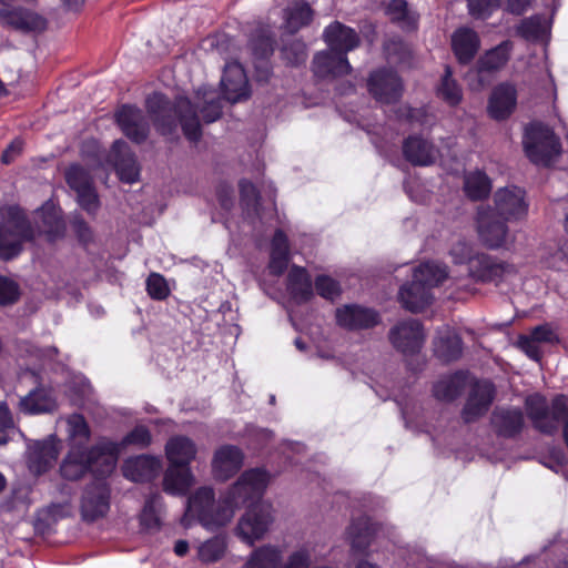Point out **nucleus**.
<instances>
[{
	"instance_id": "f257e3e1",
	"label": "nucleus",
	"mask_w": 568,
	"mask_h": 568,
	"mask_svg": "<svg viewBox=\"0 0 568 568\" xmlns=\"http://www.w3.org/2000/svg\"><path fill=\"white\" fill-rule=\"evenodd\" d=\"M271 481V475L262 468L244 471L240 478L215 500L211 487L199 488L187 500L186 515L195 517L207 530L226 526L243 505L260 499Z\"/></svg>"
},
{
	"instance_id": "f03ea898",
	"label": "nucleus",
	"mask_w": 568,
	"mask_h": 568,
	"mask_svg": "<svg viewBox=\"0 0 568 568\" xmlns=\"http://www.w3.org/2000/svg\"><path fill=\"white\" fill-rule=\"evenodd\" d=\"M118 456L119 446L108 439H102L88 453L70 448L60 466V473L69 480L81 478L88 470L95 474L97 478L106 477L114 470Z\"/></svg>"
},
{
	"instance_id": "7ed1b4c3",
	"label": "nucleus",
	"mask_w": 568,
	"mask_h": 568,
	"mask_svg": "<svg viewBox=\"0 0 568 568\" xmlns=\"http://www.w3.org/2000/svg\"><path fill=\"white\" fill-rule=\"evenodd\" d=\"M146 104L163 133L170 132L171 125L179 120L189 140L196 141L200 138L199 118L187 99L179 98L172 106L163 94L154 93L148 98Z\"/></svg>"
},
{
	"instance_id": "20e7f679",
	"label": "nucleus",
	"mask_w": 568,
	"mask_h": 568,
	"mask_svg": "<svg viewBox=\"0 0 568 568\" xmlns=\"http://www.w3.org/2000/svg\"><path fill=\"white\" fill-rule=\"evenodd\" d=\"M447 270L435 262H426L414 270L410 284L399 290V301L410 312H419L432 302L430 290L447 278Z\"/></svg>"
},
{
	"instance_id": "39448f33",
	"label": "nucleus",
	"mask_w": 568,
	"mask_h": 568,
	"mask_svg": "<svg viewBox=\"0 0 568 568\" xmlns=\"http://www.w3.org/2000/svg\"><path fill=\"white\" fill-rule=\"evenodd\" d=\"M3 221L0 223V258L11 260L22 250V243L34 239L32 230L28 226L22 211L17 206H9L2 211Z\"/></svg>"
},
{
	"instance_id": "423d86ee",
	"label": "nucleus",
	"mask_w": 568,
	"mask_h": 568,
	"mask_svg": "<svg viewBox=\"0 0 568 568\" xmlns=\"http://www.w3.org/2000/svg\"><path fill=\"white\" fill-rule=\"evenodd\" d=\"M523 143L527 158L538 165H549L560 153V143L554 131L539 123L526 129Z\"/></svg>"
},
{
	"instance_id": "0eeeda50",
	"label": "nucleus",
	"mask_w": 568,
	"mask_h": 568,
	"mask_svg": "<svg viewBox=\"0 0 568 568\" xmlns=\"http://www.w3.org/2000/svg\"><path fill=\"white\" fill-rule=\"evenodd\" d=\"M568 408V399L557 396L551 407L547 405L544 396L532 394L526 398V409L534 426L542 433H552L558 428L560 419Z\"/></svg>"
},
{
	"instance_id": "6e6552de",
	"label": "nucleus",
	"mask_w": 568,
	"mask_h": 568,
	"mask_svg": "<svg viewBox=\"0 0 568 568\" xmlns=\"http://www.w3.org/2000/svg\"><path fill=\"white\" fill-rule=\"evenodd\" d=\"M450 255L455 263L468 262L470 275L479 281H494L509 271L508 265L495 263L485 254L471 256V247L466 242L456 243Z\"/></svg>"
},
{
	"instance_id": "1a4fd4ad",
	"label": "nucleus",
	"mask_w": 568,
	"mask_h": 568,
	"mask_svg": "<svg viewBox=\"0 0 568 568\" xmlns=\"http://www.w3.org/2000/svg\"><path fill=\"white\" fill-rule=\"evenodd\" d=\"M272 506L260 503L247 508L236 526L237 537L248 545L262 539L273 523Z\"/></svg>"
},
{
	"instance_id": "9d476101",
	"label": "nucleus",
	"mask_w": 568,
	"mask_h": 568,
	"mask_svg": "<svg viewBox=\"0 0 568 568\" xmlns=\"http://www.w3.org/2000/svg\"><path fill=\"white\" fill-rule=\"evenodd\" d=\"M495 215L504 221H517L526 216L528 204L525 201V192L517 186L499 189L494 196Z\"/></svg>"
},
{
	"instance_id": "9b49d317",
	"label": "nucleus",
	"mask_w": 568,
	"mask_h": 568,
	"mask_svg": "<svg viewBox=\"0 0 568 568\" xmlns=\"http://www.w3.org/2000/svg\"><path fill=\"white\" fill-rule=\"evenodd\" d=\"M393 346L405 355L418 353L425 341V334L419 322L415 320L403 321L389 332Z\"/></svg>"
},
{
	"instance_id": "f8f14e48",
	"label": "nucleus",
	"mask_w": 568,
	"mask_h": 568,
	"mask_svg": "<svg viewBox=\"0 0 568 568\" xmlns=\"http://www.w3.org/2000/svg\"><path fill=\"white\" fill-rule=\"evenodd\" d=\"M65 179L69 186L75 191L80 206L89 213L95 212L99 207V199L90 173L79 165H72L67 171Z\"/></svg>"
},
{
	"instance_id": "ddd939ff",
	"label": "nucleus",
	"mask_w": 568,
	"mask_h": 568,
	"mask_svg": "<svg viewBox=\"0 0 568 568\" xmlns=\"http://www.w3.org/2000/svg\"><path fill=\"white\" fill-rule=\"evenodd\" d=\"M221 87L224 98L232 103L245 100L251 94L246 73L235 61L225 64Z\"/></svg>"
},
{
	"instance_id": "4468645a",
	"label": "nucleus",
	"mask_w": 568,
	"mask_h": 568,
	"mask_svg": "<svg viewBox=\"0 0 568 568\" xmlns=\"http://www.w3.org/2000/svg\"><path fill=\"white\" fill-rule=\"evenodd\" d=\"M60 440L51 436L43 442L28 445L27 463L31 473L40 475L49 469L58 458Z\"/></svg>"
},
{
	"instance_id": "2eb2a0df",
	"label": "nucleus",
	"mask_w": 568,
	"mask_h": 568,
	"mask_svg": "<svg viewBox=\"0 0 568 568\" xmlns=\"http://www.w3.org/2000/svg\"><path fill=\"white\" fill-rule=\"evenodd\" d=\"M506 222L495 215L490 207L480 209L477 214V225L480 239L493 248L503 246L507 240Z\"/></svg>"
},
{
	"instance_id": "dca6fc26",
	"label": "nucleus",
	"mask_w": 568,
	"mask_h": 568,
	"mask_svg": "<svg viewBox=\"0 0 568 568\" xmlns=\"http://www.w3.org/2000/svg\"><path fill=\"white\" fill-rule=\"evenodd\" d=\"M103 478H97V481L84 493L81 508L85 519L94 520L109 510L110 489Z\"/></svg>"
},
{
	"instance_id": "f3484780",
	"label": "nucleus",
	"mask_w": 568,
	"mask_h": 568,
	"mask_svg": "<svg viewBox=\"0 0 568 568\" xmlns=\"http://www.w3.org/2000/svg\"><path fill=\"white\" fill-rule=\"evenodd\" d=\"M367 85L373 97L382 103L395 102L402 94V82L397 74L389 70L374 72Z\"/></svg>"
},
{
	"instance_id": "a211bd4d",
	"label": "nucleus",
	"mask_w": 568,
	"mask_h": 568,
	"mask_svg": "<svg viewBox=\"0 0 568 568\" xmlns=\"http://www.w3.org/2000/svg\"><path fill=\"white\" fill-rule=\"evenodd\" d=\"M243 452L233 445L217 448L212 459V473L217 480H227L236 474L243 465Z\"/></svg>"
},
{
	"instance_id": "6ab92c4d",
	"label": "nucleus",
	"mask_w": 568,
	"mask_h": 568,
	"mask_svg": "<svg viewBox=\"0 0 568 568\" xmlns=\"http://www.w3.org/2000/svg\"><path fill=\"white\" fill-rule=\"evenodd\" d=\"M336 322L347 329H363L375 326L379 322V316L372 308L349 304L336 310Z\"/></svg>"
},
{
	"instance_id": "aec40b11",
	"label": "nucleus",
	"mask_w": 568,
	"mask_h": 568,
	"mask_svg": "<svg viewBox=\"0 0 568 568\" xmlns=\"http://www.w3.org/2000/svg\"><path fill=\"white\" fill-rule=\"evenodd\" d=\"M115 118L122 132L130 140L140 143L146 139L149 125L140 109L132 105H123L118 110Z\"/></svg>"
},
{
	"instance_id": "412c9836",
	"label": "nucleus",
	"mask_w": 568,
	"mask_h": 568,
	"mask_svg": "<svg viewBox=\"0 0 568 568\" xmlns=\"http://www.w3.org/2000/svg\"><path fill=\"white\" fill-rule=\"evenodd\" d=\"M162 468L161 460L158 457L140 455L128 458L123 466V476L135 483H142L153 479Z\"/></svg>"
},
{
	"instance_id": "4be33fe9",
	"label": "nucleus",
	"mask_w": 568,
	"mask_h": 568,
	"mask_svg": "<svg viewBox=\"0 0 568 568\" xmlns=\"http://www.w3.org/2000/svg\"><path fill=\"white\" fill-rule=\"evenodd\" d=\"M324 40L332 51L346 57V53L359 44V37L356 31L338 21L331 23L324 30Z\"/></svg>"
},
{
	"instance_id": "5701e85b",
	"label": "nucleus",
	"mask_w": 568,
	"mask_h": 568,
	"mask_svg": "<svg viewBox=\"0 0 568 568\" xmlns=\"http://www.w3.org/2000/svg\"><path fill=\"white\" fill-rule=\"evenodd\" d=\"M517 104V91L513 84L503 83L496 87L489 98L488 113L495 120L508 118Z\"/></svg>"
},
{
	"instance_id": "b1692460",
	"label": "nucleus",
	"mask_w": 568,
	"mask_h": 568,
	"mask_svg": "<svg viewBox=\"0 0 568 568\" xmlns=\"http://www.w3.org/2000/svg\"><path fill=\"white\" fill-rule=\"evenodd\" d=\"M313 71L320 78L339 77L351 71L347 58L329 48L318 52L313 60Z\"/></svg>"
},
{
	"instance_id": "393cba45",
	"label": "nucleus",
	"mask_w": 568,
	"mask_h": 568,
	"mask_svg": "<svg viewBox=\"0 0 568 568\" xmlns=\"http://www.w3.org/2000/svg\"><path fill=\"white\" fill-rule=\"evenodd\" d=\"M111 158L121 181L134 183L139 179L140 169L125 142L119 140L113 143Z\"/></svg>"
},
{
	"instance_id": "a878e982",
	"label": "nucleus",
	"mask_w": 568,
	"mask_h": 568,
	"mask_svg": "<svg viewBox=\"0 0 568 568\" xmlns=\"http://www.w3.org/2000/svg\"><path fill=\"white\" fill-rule=\"evenodd\" d=\"M0 23L23 31H41L45 28V20L30 10L1 9Z\"/></svg>"
},
{
	"instance_id": "bb28decb",
	"label": "nucleus",
	"mask_w": 568,
	"mask_h": 568,
	"mask_svg": "<svg viewBox=\"0 0 568 568\" xmlns=\"http://www.w3.org/2000/svg\"><path fill=\"white\" fill-rule=\"evenodd\" d=\"M197 453L196 444L189 437L178 435L170 438L165 445V456L169 466L190 467Z\"/></svg>"
},
{
	"instance_id": "cd10ccee",
	"label": "nucleus",
	"mask_w": 568,
	"mask_h": 568,
	"mask_svg": "<svg viewBox=\"0 0 568 568\" xmlns=\"http://www.w3.org/2000/svg\"><path fill=\"white\" fill-rule=\"evenodd\" d=\"M479 48V36L470 28L462 27L452 34V49L460 63L470 62Z\"/></svg>"
},
{
	"instance_id": "c85d7f7f",
	"label": "nucleus",
	"mask_w": 568,
	"mask_h": 568,
	"mask_svg": "<svg viewBox=\"0 0 568 568\" xmlns=\"http://www.w3.org/2000/svg\"><path fill=\"white\" fill-rule=\"evenodd\" d=\"M494 386L489 382L477 383L464 408L466 422H473L485 414L494 399Z\"/></svg>"
},
{
	"instance_id": "c756f323",
	"label": "nucleus",
	"mask_w": 568,
	"mask_h": 568,
	"mask_svg": "<svg viewBox=\"0 0 568 568\" xmlns=\"http://www.w3.org/2000/svg\"><path fill=\"white\" fill-rule=\"evenodd\" d=\"M57 408V399L50 388L38 387L19 400V409L27 415L51 413Z\"/></svg>"
},
{
	"instance_id": "7c9ffc66",
	"label": "nucleus",
	"mask_w": 568,
	"mask_h": 568,
	"mask_svg": "<svg viewBox=\"0 0 568 568\" xmlns=\"http://www.w3.org/2000/svg\"><path fill=\"white\" fill-rule=\"evenodd\" d=\"M190 467L169 466L163 478V489L171 495H184L194 485Z\"/></svg>"
},
{
	"instance_id": "2f4dec72",
	"label": "nucleus",
	"mask_w": 568,
	"mask_h": 568,
	"mask_svg": "<svg viewBox=\"0 0 568 568\" xmlns=\"http://www.w3.org/2000/svg\"><path fill=\"white\" fill-rule=\"evenodd\" d=\"M406 159L415 165H429L437 158V150L428 141L418 138H408L403 146Z\"/></svg>"
},
{
	"instance_id": "473e14b6",
	"label": "nucleus",
	"mask_w": 568,
	"mask_h": 568,
	"mask_svg": "<svg viewBox=\"0 0 568 568\" xmlns=\"http://www.w3.org/2000/svg\"><path fill=\"white\" fill-rule=\"evenodd\" d=\"M229 549V541L225 535H216L196 547V559L203 565H213L222 560Z\"/></svg>"
},
{
	"instance_id": "72a5a7b5",
	"label": "nucleus",
	"mask_w": 568,
	"mask_h": 568,
	"mask_svg": "<svg viewBox=\"0 0 568 568\" xmlns=\"http://www.w3.org/2000/svg\"><path fill=\"white\" fill-rule=\"evenodd\" d=\"M491 423L498 434L510 437L523 428L524 416L518 408H500L495 410Z\"/></svg>"
},
{
	"instance_id": "f704fd0d",
	"label": "nucleus",
	"mask_w": 568,
	"mask_h": 568,
	"mask_svg": "<svg viewBox=\"0 0 568 568\" xmlns=\"http://www.w3.org/2000/svg\"><path fill=\"white\" fill-rule=\"evenodd\" d=\"M434 351L445 362L457 359L462 354V341L449 327L438 332L434 342Z\"/></svg>"
},
{
	"instance_id": "c9c22d12",
	"label": "nucleus",
	"mask_w": 568,
	"mask_h": 568,
	"mask_svg": "<svg viewBox=\"0 0 568 568\" xmlns=\"http://www.w3.org/2000/svg\"><path fill=\"white\" fill-rule=\"evenodd\" d=\"M313 11L303 0L292 1L284 10V27L288 32H296L310 23Z\"/></svg>"
},
{
	"instance_id": "e433bc0d",
	"label": "nucleus",
	"mask_w": 568,
	"mask_h": 568,
	"mask_svg": "<svg viewBox=\"0 0 568 568\" xmlns=\"http://www.w3.org/2000/svg\"><path fill=\"white\" fill-rule=\"evenodd\" d=\"M38 216L41 220V224L38 226L39 232L43 233L48 241L52 242L63 235L64 224L59 210L53 204L42 206Z\"/></svg>"
},
{
	"instance_id": "4c0bfd02",
	"label": "nucleus",
	"mask_w": 568,
	"mask_h": 568,
	"mask_svg": "<svg viewBox=\"0 0 568 568\" xmlns=\"http://www.w3.org/2000/svg\"><path fill=\"white\" fill-rule=\"evenodd\" d=\"M290 248L287 237L282 231H276L272 240L268 268L274 275H281L287 267Z\"/></svg>"
},
{
	"instance_id": "58836bf2",
	"label": "nucleus",
	"mask_w": 568,
	"mask_h": 568,
	"mask_svg": "<svg viewBox=\"0 0 568 568\" xmlns=\"http://www.w3.org/2000/svg\"><path fill=\"white\" fill-rule=\"evenodd\" d=\"M282 562V550L275 546H262L246 559L243 568H278Z\"/></svg>"
},
{
	"instance_id": "ea45409f",
	"label": "nucleus",
	"mask_w": 568,
	"mask_h": 568,
	"mask_svg": "<svg viewBox=\"0 0 568 568\" xmlns=\"http://www.w3.org/2000/svg\"><path fill=\"white\" fill-rule=\"evenodd\" d=\"M288 291L296 302L307 301L312 296V282L303 267L293 266L291 268Z\"/></svg>"
},
{
	"instance_id": "a19ab883",
	"label": "nucleus",
	"mask_w": 568,
	"mask_h": 568,
	"mask_svg": "<svg viewBox=\"0 0 568 568\" xmlns=\"http://www.w3.org/2000/svg\"><path fill=\"white\" fill-rule=\"evenodd\" d=\"M491 190V181L481 171L469 172L464 179V191L470 200H481L486 197Z\"/></svg>"
},
{
	"instance_id": "79ce46f5",
	"label": "nucleus",
	"mask_w": 568,
	"mask_h": 568,
	"mask_svg": "<svg viewBox=\"0 0 568 568\" xmlns=\"http://www.w3.org/2000/svg\"><path fill=\"white\" fill-rule=\"evenodd\" d=\"M550 30L549 21L540 16H534L521 21L517 28L519 36L528 41H544Z\"/></svg>"
},
{
	"instance_id": "37998d69",
	"label": "nucleus",
	"mask_w": 568,
	"mask_h": 568,
	"mask_svg": "<svg viewBox=\"0 0 568 568\" xmlns=\"http://www.w3.org/2000/svg\"><path fill=\"white\" fill-rule=\"evenodd\" d=\"M248 47L256 60H265L274 49V41L268 27L260 26L250 38Z\"/></svg>"
},
{
	"instance_id": "c03bdc74",
	"label": "nucleus",
	"mask_w": 568,
	"mask_h": 568,
	"mask_svg": "<svg viewBox=\"0 0 568 568\" xmlns=\"http://www.w3.org/2000/svg\"><path fill=\"white\" fill-rule=\"evenodd\" d=\"M68 439L70 448L84 449L90 439V428L84 417L79 414L67 419Z\"/></svg>"
},
{
	"instance_id": "a18cd8bd",
	"label": "nucleus",
	"mask_w": 568,
	"mask_h": 568,
	"mask_svg": "<svg viewBox=\"0 0 568 568\" xmlns=\"http://www.w3.org/2000/svg\"><path fill=\"white\" fill-rule=\"evenodd\" d=\"M200 102H203V105L200 109V113L205 122H214L220 118L221 103L216 98L214 90L209 88H201L196 92V108H200Z\"/></svg>"
},
{
	"instance_id": "49530a36",
	"label": "nucleus",
	"mask_w": 568,
	"mask_h": 568,
	"mask_svg": "<svg viewBox=\"0 0 568 568\" xmlns=\"http://www.w3.org/2000/svg\"><path fill=\"white\" fill-rule=\"evenodd\" d=\"M386 14L402 29L412 30L416 27L417 16L407 8L405 0H392L386 7Z\"/></svg>"
},
{
	"instance_id": "de8ad7c7",
	"label": "nucleus",
	"mask_w": 568,
	"mask_h": 568,
	"mask_svg": "<svg viewBox=\"0 0 568 568\" xmlns=\"http://www.w3.org/2000/svg\"><path fill=\"white\" fill-rule=\"evenodd\" d=\"M511 49L513 43L510 41H504L488 50L479 60L480 68L489 71L500 69L507 63Z\"/></svg>"
},
{
	"instance_id": "09e8293b",
	"label": "nucleus",
	"mask_w": 568,
	"mask_h": 568,
	"mask_svg": "<svg viewBox=\"0 0 568 568\" xmlns=\"http://www.w3.org/2000/svg\"><path fill=\"white\" fill-rule=\"evenodd\" d=\"M316 559L315 546L307 544L293 551L281 568H331L327 566L311 567Z\"/></svg>"
},
{
	"instance_id": "8fccbe9b",
	"label": "nucleus",
	"mask_w": 568,
	"mask_h": 568,
	"mask_svg": "<svg viewBox=\"0 0 568 568\" xmlns=\"http://www.w3.org/2000/svg\"><path fill=\"white\" fill-rule=\"evenodd\" d=\"M374 534L375 530L367 526L366 523L363 526L362 524H353L347 531V538L353 551L366 554Z\"/></svg>"
},
{
	"instance_id": "3c124183",
	"label": "nucleus",
	"mask_w": 568,
	"mask_h": 568,
	"mask_svg": "<svg viewBox=\"0 0 568 568\" xmlns=\"http://www.w3.org/2000/svg\"><path fill=\"white\" fill-rule=\"evenodd\" d=\"M437 95L449 105H456L462 101V89L453 79L449 67H446L442 81L437 87Z\"/></svg>"
},
{
	"instance_id": "603ef678",
	"label": "nucleus",
	"mask_w": 568,
	"mask_h": 568,
	"mask_svg": "<svg viewBox=\"0 0 568 568\" xmlns=\"http://www.w3.org/2000/svg\"><path fill=\"white\" fill-rule=\"evenodd\" d=\"M463 387V376L455 374L438 381L434 386V395L442 400H450L459 395Z\"/></svg>"
},
{
	"instance_id": "864d4df0",
	"label": "nucleus",
	"mask_w": 568,
	"mask_h": 568,
	"mask_svg": "<svg viewBox=\"0 0 568 568\" xmlns=\"http://www.w3.org/2000/svg\"><path fill=\"white\" fill-rule=\"evenodd\" d=\"M161 508V497L159 495L150 496L142 509L140 520L141 525L148 529H155L160 525L159 510Z\"/></svg>"
},
{
	"instance_id": "5fc2aeb1",
	"label": "nucleus",
	"mask_w": 568,
	"mask_h": 568,
	"mask_svg": "<svg viewBox=\"0 0 568 568\" xmlns=\"http://www.w3.org/2000/svg\"><path fill=\"white\" fill-rule=\"evenodd\" d=\"M500 4V0H467L469 14L481 20L489 18Z\"/></svg>"
},
{
	"instance_id": "6e6d98bb",
	"label": "nucleus",
	"mask_w": 568,
	"mask_h": 568,
	"mask_svg": "<svg viewBox=\"0 0 568 568\" xmlns=\"http://www.w3.org/2000/svg\"><path fill=\"white\" fill-rule=\"evenodd\" d=\"M16 430L12 414L4 402H0V445L8 442L11 434Z\"/></svg>"
},
{
	"instance_id": "4d7b16f0",
	"label": "nucleus",
	"mask_w": 568,
	"mask_h": 568,
	"mask_svg": "<svg viewBox=\"0 0 568 568\" xmlns=\"http://www.w3.org/2000/svg\"><path fill=\"white\" fill-rule=\"evenodd\" d=\"M146 290L149 295L154 300H164L170 293L165 278L158 273H152L148 277Z\"/></svg>"
},
{
	"instance_id": "13d9d810",
	"label": "nucleus",
	"mask_w": 568,
	"mask_h": 568,
	"mask_svg": "<svg viewBox=\"0 0 568 568\" xmlns=\"http://www.w3.org/2000/svg\"><path fill=\"white\" fill-rule=\"evenodd\" d=\"M151 443V434L144 426H136L131 433H129L119 446V453L122 446L136 445L140 447L148 446Z\"/></svg>"
},
{
	"instance_id": "bf43d9fd",
	"label": "nucleus",
	"mask_w": 568,
	"mask_h": 568,
	"mask_svg": "<svg viewBox=\"0 0 568 568\" xmlns=\"http://www.w3.org/2000/svg\"><path fill=\"white\" fill-rule=\"evenodd\" d=\"M19 297L18 285L4 276H0V304L7 305L14 303Z\"/></svg>"
},
{
	"instance_id": "052dcab7",
	"label": "nucleus",
	"mask_w": 568,
	"mask_h": 568,
	"mask_svg": "<svg viewBox=\"0 0 568 568\" xmlns=\"http://www.w3.org/2000/svg\"><path fill=\"white\" fill-rule=\"evenodd\" d=\"M315 286L318 294L324 298L334 300L341 293L338 284L328 276H318Z\"/></svg>"
},
{
	"instance_id": "680f3d73",
	"label": "nucleus",
	"mask_w": 568,
	"mask_h": 568,
	"mask_svg": "<svg viewBox=\"0 0 568 568\" xmlns=\"http://www.w3.org/2000/svg\"><path fill=\"white\" fill-rule=\"evenodd\" d=\"M19 352L22 356H30L31 358H34L36 363L41 361L43 357L52 358L57 353V349L54 347H50L42 351L24 342L19 346Z\"/></svg>"
},
{
	"instance_id": "e2e57ef3",
	"label": "nucleus",
	"mask_w": 568,
	"mask_h": 568,
	"mask_svg": "<svg viewBox=\"0 0 568 568\" xmlns=\"http://www.w3.org/2000/svg\"><path fill=\"white\" fill-rule=\"evenodd\" d=\"M530 335L540 344H555L558 342V336L555 331L547 324L535 327Z\"/></svg>"
},
{
	"instance_id": "0e129e2a",
	"label": "nucleus",
	"mask_w": 568,
	"mask_h": 568,
	"mask_svg": "<svg viewBox=\"0 0 568 568\" xmlns=\"http://www.w3.org/2000/svg\"><path fill=\"white\" fill-rule=\"evenodd\" d=\"M545 264L554 270L566 268L568 266V252L564 251V248H558L545 257Z\"/></svg>"
},
{
	"instance_id": "69168bd1",
	"label": "nucleus",
	"mask_w": 568,
	"mask_h": 568,
	"mask_svg": "<svg viewBox=\"0 0 568 568\" xmlns=\"http://www.w3.org/2000/svg\"><path fill=\"white\" fill-rule=\"evenodd\" d=\"M520 348L532 359L538 361L540 357L539 343L532 335H523L518 339Z\"/></svg>"
},
{
	"instance_id": "338daca9",
	"label": "nucleus",
	"mask_w": 568,
	"mask_h": 568,
	"mask_svg": "<svg viewBox=\"0 0 568 568\" xmlns=\"http://www.w3.org/2000/svg\"><path fill=\"white\" fill-rule=\"evenodd\" d=\"M240 190L244 205L247 207L252 206L255 210L257 205V193L255 186L247 181H242L240 183Z\"/></svg>"
},
{
	"instance_id": "774afa93",
	"label": "nucleus",
	"mask_w": 568,
	"mask_h": 568,
	"mask_svg": "<svg viewBox=\"0 0 568 568\" xmlns=\"http://www.w3.org/2000/svg\"><path fill=\"white\" fill-rule=\"evenodd\" d=\"M404 112L407 120L412 123H417L422 126L430 124V121L425 109L405 108Z\"/></svg>"
}]
</instances>
